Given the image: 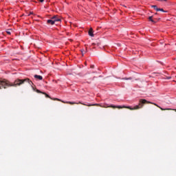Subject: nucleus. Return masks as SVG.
I'll use <instances>...</instances> for the list:
<instances>
[{"label": "nucleus", "mask_w": 176, "mask_h": 176, "mask_svg": "<svg viewBox=\"0 0 176 176\" xmlns=\"http://www.w3.org/2000/svg\"><path fill=\"white\" fill-rule=\"evenodd\" d=\"M29 83L30 86H32L34 83L30 80V78H26L24 79L17 78L14 82H10V81L3 79L0 80V89H8V87H17L18 86H21L24 83Z\"/></svg>", "instance_id": "f257e3e1"}, {"label": "nucleus", "mask_w": 176, "mask_h": 176, "mask_svg": "<svg viewBox=\"0 0 176 176\" xmlns=\"http://www.w3.org/2000/svg\"><path fill=\"white\" fill-rule=\"evenodd\" d=\"M139 104L135 106L134 107L131 108L130 107H122V106H115V105H109L107 107H104V108H113L115 109L116 108H118V109H122V108H126L127 109H130L131 111H134L135 109H141L142 107H144V104H152V102L147 101L145 99H141L140 100Z\"/></svg>", "instance_id": "f03ea898"}, {"label": "nucleus", "mask_w": 176, "mask_h": 176, "mask_svg": "<svg viewBox=\"0 0 176 176\" xmlns=\"http://www.w3.org/2000/svg\"><path fill=\"white\" fill-rule=\"evenodd\" d=\"M36 93H41L42 94H45V97H47V98H51V100L53 99V98H50V96L47 94H46L45 92H42L39 89H36ZM53 100H54L55 101H60V99H58V98H54Z\"/></svg>", "instance_id": "7ed1b4c3"}, {"label": "nucleus", "mask_w": 176, "mask_h": 176, "mask_svg": "<svg viewBox=\"0 0 176 176\" xmlns=\"http://www.w3.org/2000/svg\"><path fill=\"white\" fill-rule=\"evenodd\" d=\"M56 21H61V19H54V20L48 19V20L47 21V24H50L51 25H54V23H55Z\"/></svg>", "instance_id": "20e7f679"}, {"label": "nucleus", "mask_w": 176, "mask_h": 176, "mask_svg": "<svg viewBox=\"0 0 176 176\" xmlns=\"http://www.w3.org/2000/svg\"><path fill=\"white\" fill-rule=\"evenodd\" d=\"M149 21H151V23H153V24H156L157 21L153 19V16H149L148 17Z\"/></svg>", "instance_id": "39448f33"}, {"label": "nucleus", "mask_w": 176, "mask_h": 176, "mask_svg": "<svg viewBox=\"0 0 176 176\" xmlns=\"http://www.w3.org/2000/svg\"><path fill=\"white\" fill-rule=\"evenodd\" d=\"M154 105H155V107H157L158 108H160L161 109V111H171V109H163L160 107H159L157 104H154Z\"/></svg>", "instance_id": "423d86ee"}, {"label": "nucleus", "mask_w": 176, "mask_h": 176, "mask_svg": "<svg viewBox=\"0 0 176 176\" xmlns=\"http://www.w3.org/2000/svg\"><path fill=\"white\" fill-rule=\"evenodd\" d=\"M34 78L36 79H38L39 80H42V79H43V77H42V76H39V75H34Z\"/></svg>", "instance_id": "0eeeda50"}, {"label": "nucleus", "mask_w": 176, "mask_h": 176, "mask_svg": "<svg viewBox=\"0 0 176 176\" xmlns=\"http://www.w3.org/2000/svg\"><path fill=\"white\" fill-rule=\"evenodd\" d=\"M88 34H89V36H94V34H93V29L92 28H91L89 30Z\"/></svg>", "instance_id": "6e6552de"}, {"label": "nucleus", "mask_w": 176, "mask_h": 176, "mask_svg": "<svg viewBox=\"0 0 176 176\" xmlns=\"http://www.w3.org/2000/svg\"><path fill=\"white\" fill-rule=\"evenodd\" d=\"M151 8L155 9V10H156V12H159V8H157V6H151Z\"/></svg>", "instance_id": "1a4fd4ad"}, {"label": "nucleus", "mask_w": 176, "mask_h": 176, "mask_svg": "<svg viewBox=\"0 0 176 176\" xmlns=\"http://www.w3.org/2000/svg\"><path fill=\"white\" fill-rule=\"evenodd\" d=\"M158 2H166V3H170L168 0H157Z\"/></svg>", "instance_id": "9d476101"}, {"label": "nucleus", "mask_w": 176, "mask_h": 176, "mask_svg": "<svg viewBox=\"0 0 176 176\" xmlns=\"http://www.w3.org/2000/svg\"><path fill=\"white\" fill-rule=\"evenodd\" d=\"M62 102H64V104H70V105H74V104H76V102H64V101H62Z\"/></svg>", "instance_id": "9b49d317"}, {"label": "nucleus", "mask_w": 176, "mask_h": 176, "mask_svg": "<svg viewBox=\"0 0 176 176\" xmlns=\"http://www.w3.org/2000/svg\"><path fill=\"white\" fill-rule=\"evenodd\" d=\"M158 12H164V13H167L168 11L164 10L163 8H158Z\"/></svg>", "instance_id": "f8f14e48"}, {"label": "nucleus", "mask_w": 176, "mask_h": 176, "mask_svg": "<svg viewBox=\"0 0 176 176\" xmlns=\"http://www.w3.org/2000/svg\"><path fill=\"white\" fill-rule=\"evenodd\" d=\"M60 19V18H58V16L57 15H55V16H54L52 17V20H57V19Z\"/></svg>", "instance_id": "ddd939ff"}, {"label": "nucleus", "mask_w": 176, "mask_h": 176, "mask_svg": "<svg viewBox=\"0 0 176 176\" xmlns=\"http://www.w3.org/2000/svg\"><path fill=\"white\" fill-rule=\"evenodd\" d=\"M124 80H131V77H129V78H122Z\"/></svg>", "instance_id": "4468645a"}, {"label": "nucleus", "mask_w": 176, "mask_h": 176, "mask_svg": "<svg viewBox=\"0 0 176 176\" xmlns=\"http://www.w3.org/2000/svg\"><path fill=\"white\" fill-rule=\"evenodd\" d=\"M91 105H98V104H88L87 107H91Z\"/></svg>", "instance_id": "2eb2a0df"}, {"label": "nucleus", "mask_w": 176, "mask_h": 176, "mask_svg": "<svg viewBox=\"0 0 176 176\" xmlns=\"http://www.w3.org/2000/svg\"><path fill=\"white\" fill-rule=\"evenodd\" d=\"M39 1L42 3V2H44L45 0H39Z\"/></svg>", "instance_id": "dca6fc26"}, {"label": "nucleus", "mask_w": 176, "mask_h": 176, "mask_svg": "<svg viewBox=\"0 0 176 176\" xmlns=\"http://www.w3.org/2000/svg\"><path fill=\"white\" fill-rule=\"evenodd\" d=\"M7 34H8V35H10V32H7Z\"/></svg>", "instance_id": "f3484780"}, {"label": "nucleus", "mask_w": 176, "mask_h": 176, "mask_svg": "<svg viewBox=\"0 0 176 176\" xmlns=\"http://www.w3.org/2000/svg\"><path fill=\"white\" fill-rule=\"evenodd\" d=\"M91 68H94V65H91Z\"/></svg>", "instance_id": "a211bd4d"}, {"label": "nucleus", "mask_w": 176, "mask_h": 176, "mask_svg": "<svg viewBox=\"0 0 176 176\" xmlns=\"http://www.w3.org/2000/svg\"><path fill=\"white\" fill-rule=\"evenodd\" d=\"M30 14H33V12H30ZM30 14H28V16H30Z\"/></svg>", "instance_id": "6ab92c4d"}, {"label": "nucleus", "mask_w": 176, "mask_h": 176, "mask_svg": "<svg viewBox=\"0 0 176 176\" xmlns=\"http://www.w3.org/2000/svg\"><path fill=\"white\" fill-rule=\"evenodd\" d=\"M167 79H171V77H168Z\"/></svg>", "instance_id": "aec40b11"}, {"label": "nucleus", "mask_w": 176, "mask_h": 176, "mask_svg": "<svg viewBox=\"0 0 176 176\" xmlns=\"http://www.w3.org/2000/svg\"><path fill=\"white\" fill-rule=\"evenodd\" d=\"M82 105H87V104H82Z\"/></svg>", "instance_id": "412c9836"}, {"label": "nucleus", "mask_w": 176, "mask_h": 176, "mask_svg": "<svg viewBox=\"0 0 176 176\" xmlns=\"http://www.w3.org/2000/svg\"><path fill=\"white\" fill-rule=\"evenodd\" d=\"M173 111H175V112H176V109H173Z\"/></svg>", "instance_id": "4be33fe9"}, {"label": "nucleus", "mask_w": 176, "mask_h": 176, "mask_svg": "<svg viewBox=\"0 0 176 176\" xmlns=\"http://www.w3.org/2000/svg\"><path fill=\"white\" fill-rule=\"evenodd\" d=\"M155 14H157V12H156Z\"/></svg>", "instance_id": "5701e85b"}]
</instances>
